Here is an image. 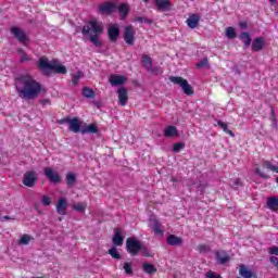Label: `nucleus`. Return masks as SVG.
<instances>
[{
  "label": "nucleus",
  "instance_id": "nucleus-26",
  "mask_svg": "<svg viewBox=\"0 0 278 278\" xmlns=\"http://www.w3.org/2000/svg\"><path fill=\"white\" fill-rule=\"evenodd\" d=\"M267 207L273 211L278 210V198L277 197H270L267 199Z\"/></svg>",
  "mask_w": 278,
  "mask_h": 278
},
{
  "label": "nucleus",
  "instance_id": "nucleus-33",
  "mask_svg": "<svg viewBox=\"0 0 278 278\" xmlns=\"http://www.w3.org/2000/svg\"><path fill=\"white\" fill-rule=\"evenodd\" d=\"M109 255H111L113 260H121V253L118 252V249H116V245L109 250Z\"/></svg>",
  "mask_w": 278,
  "mask_h": 278
},
{
  "label": "nucleus",
  "instance_id": "nucleus-43",
  "mask_svg": "<svg viewBox=\"0 0 278 278\" xmlns=\"http://www.w3.org/2000/svg\"><path fill=\"white\" fill-rule=\"evenodd\" d=\"M210 62L207 61V58L202 59L200 62L195 64L197 68H205V66H208Z\"/></svg>",
  "mask_w": 278,
  "mask_h": 278
},
{
  "label": "nucleus",
  "instance_id": "nucleus-14",
  "mask_svg": "<svg viewBox=\"0 0 278 278\" xmlns=\"http://www.w3.org/2000/svg\"><path fill=\"white\" fill-rule=\"evenodd\" d=\"M117 94H118L119 105H122L123 108L127 105V101H129V97L127 96V89L125 87H119L117 89Z\"/></svg>",
  "mask_w": 278,
  "mask_h": 278
},
{
  "label": "nucleus",
  "instance_id": "nucleus-16",
  "mask_svg": "<svg viewBox=\"0 0 278 278\" xmlns=\"http://www.w3.org/2000/svg\"><path fill=\"white\" fill-rule=\"evenodd\" d=\"M68 129L74 134H79V131H81V121L77 117L72 118L68 124Z\"/></svg>",
  "mask_w": 278,
  "mask_h": 278
},
{
  "label": "nucleus",
  "instance_id": "nucleus-52",
  "mask_svg": "<svg viewBox=\"0 0 278 278\" xmlns=\"http://www.w3.org/2000/svg\"><path fill=\"white\" fill-rule=\"evenodd\" d=\"M206 278H223V277H220V276H217L216 275V273H214V271H208L207 274H206Z\"/></svg>",
  "mask_w": 278,
  "mask_h": 278
},
{
  "label": "nucleus",
  "instance_id": "nucleus-62",
  "mask_svg": "<svg viewBox=\"0 0 278 278\" xmlns=\"http://www.w3.org/2000/svg\"><path fill=\"white\" fill-rule=\"evenodd\" d=\"M94 105H97V108H99V102H94Z\"/></svg>",
  "mask_w": 278,
  "mask_h": 278
},
{
  "label": "nucleus",
  "instance_id": "nucleus-44",
  "mask_svg": "<svg viewBox=\"0 0 278 278\" xmlns=\"http://www.w3.org/2000/svg\"><path fill=\"white\" fill-rule=\"evenodd\" d=\"M198 251H199V253H207V252H210V247L206 244H200L198 247Z\"/></svg>",
  "mask_w": 278,
  "mask_h": 278
},
{
  "label": "nucleus",
  "instance_id": "nucleus-57",
  "mask_svg": "<svg viewBox=\"0 0 278 278\" xmlns=\"http://www.w3.org/2000/svg\"><path fill=\"white\" fill-rule=\"evenodd\" d=\"M39 103L45 106L49 103V100L48 99L39 100Z\"/></svg>",
  "mask_w": 278,
  "mask_h": 278
},
{
  "label": "nucleus",
  "instance_id": "nucleus-64",
  "mask_svg": "<svg viewBox=\"0 0 278 278\" xmlns=\"http://www.w3.org/2000/svg\"><path fill=\"white\" fill-rule=\"evenodd\" d=\"M33 278H42V277H33Z\"/></svg>",
  "mask_w": 278,
  "mask_h": 278
},
{
  "label": "nucleus",
  "instance_id": "nucleus-39",
  "mask_svg": "<svg viewBox=\"0 0 278 278\" xmlns=\"http://www.w3.org/2000/svg\"><path fill=\"white\" fill-rule=\"evenodd\" d=\"M182 149H186V143L184 142H177L173 147V153H179Z\"/></svg>",
  "mask_w": 278,
  "mask_h": 278
},
{
  "label": "nucleus",
  "instance_id": "nucleus-1",
  "mask_svg": "<svg viewBox=\"0 0 278 278\" xmlns=\"http://www.w3.org/2000/svg\"><path fill=\"white\" fill-rule=\"evenodd\" d=\"M14 86L20 99H24L25 101H34L42 92V85L28 74H22L15 77Z\"/></svg>",
  "mask_w": 278,
  "mask_h": 278
},
{
  "label": "nucleus",
  "instance_id": "nucleus-49",
  "mask_svg": "<svg viewBox=\"0 0 278 278\" xmlns=\"http://www.w3.org/2000/svg\"><path fill=\"white\" fill-rule=\"evenodd\" d=\"M271 121H273L271 127L277 129V117L275 116V110L274 109H271Z\"/></svg>",
  "mask_w": 278,
  "mask_h": 278
},
{
  "label": "nucleus",
  "instance_id": "nucleus-30",
  "mask_svg": "<svg viewBox=\"0 0 278 278\" xmlns=\"http://www.w3.org/2000/svg\"><path fill=\"white\" fill-rule=\"evenodd\" d=\"M164 136L166 138H173V136H177V127L175 126H167L164 130Z\"/></svg>",
  "mask_w": 278,
  "mask_h": 278
},
{
  "label": "nucleus",
  "instance_id": "nucleus-19",
  "mask_svg": "<svg viewBox=\"0 0 278 278\" xmlns=\"http://www.w3.org/2000/svg\"><path fill=\"white\" fill-rule=\"evenodd\" d=\"M127 78H125V76L113 75L110 78V84L111 86H123Z\"/></svg>",
  "mask_w": 278,
  "mask_h": 278
},
{
  "label": "nucleus",
  "instance_id": "nucleus-53",
  "mask_svg": "<svg viewBox=\"0 0 278 278\" xmlns=\"http://www.w3.org/2000/svg\"><path fill=\"white\" fill-rule=\"evenodd\" d=\"M269 262H270V264H273L274 266H278V257H277V256H270V257H269Z\"/></svg>",
  "mask_w": 278,
  "mask_h": 278
},
{
  "label": "nucleus",
  "instance_id": "nucleus-31",
  "mask_svg": "<svg viewBox=\"0 0 278 278\" xmlns=\"http://www.w3.org/2000/svg\"><path fill=\"white\" fill-rule=\"evenodd\" d=\"M94 90H92L89 87H84L83 88V97H85L86 99H94Z\"/></svg>",
  "mask_w": 278,
  "mask_h": 278
},
{
  "label": "nucleus",
  "instance_id": "nucleus-60",
  "mask_svg": "<svg viewBox=\"0 0 278 278\" xmlns=\"http://www.w3.org/2000/svg\"><path fill=\"white\" fill-rule=\"evenodd\" d=\"M271 5H275L277 3V0H268Z\"/></svg>",
  "mask_w": 278,
  "mask_h": 278
},
{
  "label": "nucleus",
  "instance_id": "nucleus-56",
  "mask_svg": "<svg viewBox=\"0 0 278 278\" xmlns=\"http://www.w3.org/2000/svg\"><path fill=\"white\" fill-rule=\"evenodd\" d=\"M1 220H14V217H10L8 215H4L1 217Z\"/></svg>",
  "mask_w": 278,
  "mask_h": 278
},
{
  "label": "nucleus",
  "instance_id": "nucleus-17",
  "mask_svg": "<svg viewBox=\"0 0 278 278\" xmlns=\"http://www.w3.org/2000/svg\"><path fill=\"white\" fill-rule=\"evenodd\" d=\"M199 21H201V17L198 14H192L187 18V25L190 29H197Z\"/></svg>",
  "mask_w": 278,
  "mask_h": 278
},
{
  "label": "nucleus",
  "instance_id": "nucleus-3",
  "mask_svg": "<svg viewBox=\"0 0 278 278\" xmlns=\"http://www.w3.org/2000/svg\"><path fill=\"white\" fill-rule=\"evenodd\" d=\"M83 36H90L89 40L94 47H101L99 34H103V25L97 21H90L89 25H85L81 30ZM91 34V35H90Z\"/></svg>",
  "mask_w": 278,
  "mask_h": 278
},
{
  "label": "nucleus",
  "instance_id": "nucleus-42",
  "mask_svg": "<svg viewBox=\"0 0 278 278\" xmlns=\"http://www.w3.org/2000/svg\"><path fill=\"white\" fill-rule=\"evenodd\" d=\"M124 270L126 275H134V268L131 267V263H124Z\"/></svg>",
  "mask_w": 278,
  "mask_h": 278
},
{
  "label": "nucleus",
  "instance_id": "nucleus-55",
  "mask_svg": "<svg viewBox=\"0 0 278 278\" xmlns=\"http://www.w3.org/2000/svg\"><path fill=\"white\" fill-rule=\"evenodd\" d=\"M239 27H240L241 29H247V27H249V24H248L247 22H240V23H239Z\"/></svg>",
  "mask_w": 278,
  "mask_h": 278
},
{
  "label": "nucleus",
  "instance_id": "nucleus-9",
  "mask_svg": "<svg viewBox=\"0 0 278 278\" xmlns=\"http://www.w3.org/2000/svg\"><path fill=\"white\" fill-rule=\"evenodd\" d=\"M108 36L111 42H116L121 37V28L118 27V24H112L109 26Z\"/></svg>",
  "mask_w": 278,
  "mask_h": 278
},
{
  "label": "nucleus",
  "instance_id": "nucleus-40",
  "mask_svg": "<svg viewBox=\"0 0 278 278\" xmlns=\"http://www.w3.org/2000/svg\"><path fill=\"white\" fill-rule=\"evenodd\" d=\"M137 23H146L147 25H153V20L144 17V16H139L136 18Z\"/></svg>",
  "mask_w": 278,
  "mask_h": 278
},
{
  "label": "nucleus",
  "instance_id": "nucleus-32",
  "mask_svg": "<svg viewBox=\"0 0 278 278\" xmlns=\"http://www.w3.org/2000/svg\"><path fill=\"white\" fill-rule=\"evenodd\" d=\"M226 38H229V40H233V38H238V34H236V28L233 27H227L226 28Z\"/></svg>",
  "mask_w": 278,
  "mask_h": 278
},
{
  "label": "nucleus",
  "instance_id": "nucleus-23",
  "mask_svg": "<svg viewBox=\"0 0 278 278\" xmlns=\"http://www.w3.org/2000/svg\"><path fill=\"white\" fill-rule=\"evenodd\" d=\"M141 62L147 71H151V68H153V60L151 59V56L143 54L141 58Z\"/></svg>",
  "mask_w": 278,
  "mask_h": 278
},
{
  "label": "nucleus",
  "instance_id": "nucleus-34",
  "mask_svg": "<svg viewBox=\"0 0 278 278\" xmlns=\"http://www.w3.org/2000/svg\"><path fill=\"white\" fill-rule=\"evenodd\" d=\"M31 240H34V238H31V236L29 235H24L21 237V239L18 240V244L20 245H27L29 244V242H31Z\"/></svg>",
  "mask_w": 278,
  "mask_h": 278
},
{
  "label": "nucleus",
  "instance_id": "nucleus-11",
  "mask_svg": "<svg viewBox=\"0 0 278 278\" xmlns=\"http://www.w3.org/2000/svg\"><path fill=\"white\" fill-rule=\"evenodd\" d=\"M43 173L47 179H49V181H51L52 184H60V181H62L60 174L58 172H53L51 167H46L43 169Z\"/></svg>",
  "mask_w": 278,
  "mask_h": 278
},
{
  "label": "nucleus",
  "instance_id": "nucleus-61",
  "mask_svg": "<svg viewBox=\"0 0 278 278\" xmlns=\"http://www.w3.org/2000/svg\"><path fill=\"white\" fill-rule=\"evenodd\" d=\"M152 71H153V73H157V72H160V68L156 67V68H153Z\"/></svg>",
  "mask_w": 278,
  "mask_h": 278
},
{
  "label": "nucleus",
  "instance_id": "nucleus-45",
  "mask_svg": "<svg viewBox=\"0 0 278 278\" xmlns=\"http://www.w3.org/2000/svg\"><path fill=\"white\" fill-rule=\"evenodd\" d=\"M41 203L45 207H47L48 205H51V198L47 197V195H42L41 198Z\"/></svg>",
  "mask_w": 278,
  "mask_h": 278
},
{
  "label": "nucleus",
  "instance_id": "nucleus-38",
  "mask_svg": "<svg viewBox=\"0 0 278 278\" xmlns=\"http://www.w3.org/2000/svg\"><path fill=\"white\" fill-rule=\"evenodd\" d=\"M75 181H77V177L75 176V174L73 173H68L66 175V182H67V186H73L75 184Z\"/></svg>",
  "mask_w": 278,
  "mask_h": 278
},
{
  "label": "nucleus",
  "instance_id": "nucleus-47",
  "mask_svg": "<svg viewBox=\"0 0 278 278\" xmlns=\"http://www.w3.org/2000/svg\"><path fill=\"white\" fill-rule=\"evenodd\" d=\"M140 251L144 257H153V255L151 254V251L149 249L142 247V249Z\"/></svg>",
  "mask_w": 278,
  "mask_h": 278
},
{
  "label": "nucleus",
  "instance_id": "nucleus-20",
  "mask_svg": "<svg viewBox=\"0 0 278 278\" xmlns=\"http://www.w3.org/2000/svg\"><path fill=\"white\" fill-rule=\"evenodd\" d=\"M99 127H97V124H90L84 128L80 129V134L85 136L86 134H98Z\"/></svg>",
  "mask_w": 278,
  "mask_h": 278
},
{
  "label": "nucleus",
  "instance_id": "nucleus-15",
  "mask_svg": "<svg viewBox=\"0 0 278 278\" xmlns=\"http://www.w3.org/2000/svg\"><path fill=\"white\" fill-rule=\"evenodd\" d=\"M68 210V203L66 202V198H61L56 204V212L61 216H66V212Z\"/></svg>",
  "mask_w": 278,
  "mask_h": 278
},
{
  "label": "nucleus",
  "instance_id": "nucleus-54",
  "mask_svg": "<svg viewBox=\"0 0 278 278\" xmlns=\"http://www.w3.org/2000/svg\"><path fill=\"white\" fill-rule=\"evenodd\" d=\"M71 119H72V118H68V117L62 118V119L59 121V124H60V125H64V124L67 123V125H70Z\"/></svg>",
  "mask_w": 278,
  "mask_h": 278
},
{
  "label": "nucleus",
  "instance_id": "nucleus-51",
  "mask_svg": "<svg viewBox=\"0 0 278 278\" xmlns=\"http://www.w3.org/2000/svg\"><path fill=\"white\" fill-rule=\"evenodd\" d=\"M29 55H27V53L24 52V54H22V58H21V64H23V62H29Z\"/></svg>",
  "mask_w": 278,
  "mask_h": 278
},
{
  "label": "nucleus",
  "instance_id": "nucleus-25",
  "mask_svg": "<svg viewBox=\"0 0 278 278\" xmlns=\"http://www.w3.org/2000/svg\"><path fill=\"white\" fill-rule=\"evenodd\" d=\"M239 275L243 278H252L254 277L253 271L251 269L247 268V266L241 265L239 269Z\"/></svg>",
  "mask_w": 278,
  "mask_h": 278
},
{
  "label": "nucleus",
  "instance_id": "nucleus-24",
  "mask_svg": "<svg viewBox=\"0 0 278 278\" xmlns=\"http://www.w3.org/2000/svg\"><path fill=\"white\" fill-rule=\"evenodd\" d=\"M117 11L121 14L122 21H125V18H127V14H129V7L127 4H125V3H122L117 8Z\"/></svg>",
  "mask_w": 278,
  "mask_h": 278
},
{
  "label": "nucleus",
  "instance_id": "nucleus-18",
  "mask_svg": "<svg viewBox=\"0 0 278 278\" xmlns=\"http://www.w3.org/2000/svg\"><path fill=\"white\" fill-rule=\"evenodd\" d=\"M167 244H169V247H181V244H184V239L175 235H169L167 237Z\"/></svg>",
  "mask_w": 278,
  "mask_h": 278
},
{
  "label": "nucleus",
  "instance_id": "nucleus-4",
  "mask_svg": "<svg viewBox=\"0 0 278 278\" xmlns=\"http://www.w3.org/2000/svg\"><path fill=\"white\" fill-rule=\"evenodd\" d=\"M126 251L136 257L140 251H142V241L136 239V237H129L126 239Z\"/></svg>",
  "mask_w": 278,
  "mask_h": 278
},
{
  "label": "nucleus",
  "instance_id": "nucleus-8",
  "mask_svg": "<svg viewBox=\"0 0 278 278\" xmlns=\"http://www.w3.org/2000/svg\"><path fill=\"white\" fill-rule=\"evenodd\" d=\"M124 40L126 45L134 47V43L136 42V29H134V26L129 25L125 27Z\"/></svg>",
  "mask_w": 278,
  "mask_h": 278
},
{
  "label": "nucleus",
  "instance_id": "nucleus-13",
  "mask_svg": "<svg viewBox=\"0 0 278 278\" xmlns=\"http://www.w3.org/2000/svg\"><path fill=\"white\" fill-rule=\"evenodd\" d=\"M121 228H115L114 229V235L112 238V242L114 247H123V243L125 242V237L122 236Z\"/></svg>",
  "mask_w": 278,
  "mask_h": 278
},
{
  "label": "nucleus",
  "instance_id": "nucleus-28",
  "mask_svg": "<svg viewBox=\"0 0 278 278\" xmlns=\"http://www.w3.org/2000/svg\"><path fill=\"white\" fill-rule=\"evenodd\" d=\"M217 125H218V127H220V129H223V131H225V134H228V136H231V138H236V134H233V131L229 130L227 123H225L223 121H218Z\"/></svg>",
  "mask_w": 278,
  "mask_h": 278
},
{
  "label": "nucleus",
  "instance_id": "nucleus-37",
  "mask_svg": "<svg viewBox=\"0 0 278 278\" xmlns=\"http://www.w3.org/2000/svg\"><path fill=\"white\" fill-rule=\"evenodd\" d=\"M263 166H264V168H267L268 170H273V173H278V166L273 165L269 161H264Z\"/></svg>",
  "mask_w": 278,
  "mask_h": 278
},
{
  "label": "nucleus",
  "instance_id": "nucleus-21",
  "mask_svg": "<svg viewBox=\"0 0 278 278\" xmlns=\"http://www.w3.org/2000/svg\"><path fill=\"white\" fill-rule=\"evenodd\" d=\"M262 49H264V38H255L252 41V51H262Z\"/></svg>",
  "mask_w": 278,
  "mask_h": 278
},
{
  "label": "nucleus",
  "instance_id": "nucleus-58",
  "mask_svg": "<svg viewBox=\"0 0 278 278\" xmlns=\"http://www.w3.org/2000/svg\"><path fill=\"white\" fill-rule=\"evenodd\" d=\"M17 53H20V55H23L25 53V50H23V48H17Z\"/></svg>",
  "mask_w": 278,
  "mask_h": 278
},
{
  "label": "nucleus",
  "instance_id": "nucleus-41",
  "mask_svg": "<svg viewBox=\"0 0 278 278\" xmlns=\"http://www.w3.org/2000/svg\"><path fill=\"white\" fill-rule=\"evenodd\" d=\"M80 79H81V72H77L76 74L72 75V84H74V86H77Z\"/></svg>",
  "mask_w": 278,
  "mask_h": 278
},
{
  "label": "nucleus",
  "instance_id": "nucleus-35",
  "mask_svg": "<svg viewBox=\"0 0 278 278\" xmlns=\"http://www.w3.org/2000/svg\"><path fill=\"white\" fill-rule=\"evenodd\" d=\"M86 207H88V204L86 202H78L74 204L73 210L76 212H86Z\"/></svg>",
  "mask_w": 278,
  "mask_h": 278
},
{
  "label": "nucleus",
  "instance_id": "nucleus-46",
  "mask_svg": "<svg viewBox=\"0 0 278 278\" xmlns=\"http://www.w3.org/2000/svg\"><path fill=\"white\" fill-rule=\"evenodd\" d=\"M231 187L235 188L236 190H238V188L242 187V181L240 180V178L232 180Z\"/></svg>",
  "mask_w": 278,
  "mask_h": 278
},
{
  "label": "nucleus",
  "instance_id": "nucleus-7",
  "mask_svg": "<svg viewBox=\"0 0 278 278\" xmlns=\"http://www.w3.org/2000/svg\"><path fill=\"white\" fill-rule=\"evenodd\" d=\"M37 182H38V173H36L35 170H29L24 174L23 184L27 188H34Z\"/></svg>",
  "mask_w": 278,
  "mask_h": 278
},
{
  "label": "nucleus",
  "instance_id": "nucleus-6",
  "mask_svg": "<svg viewBox=\"0 0 278 278\" xmlns=\"http://www.w3.org/2000/svg\"><path fill=\"white\" fill-rule=\"evenodd\" d=\"M11 34L14 38H16L21 42V45H23L24 47H27V42H29V37L25 33V30L16 26H13L11 27Z\"/></svg>",
  "mask_w": 278,
  "mask_h": 278
},
{
  "label": "nucleus",
  "instance_id": "nucleus-22",
  "mask_svg": "<svg viewBox=\"0 0 278 278\" xmlns=\"http://www.w3.org/2000/svg\"><path fill=\"white\" fill-rule=\"evenodd\" d=\"M240 40L243 42V48L248 49L251 47V35L247 31H243L239 35Z\"/></svg>",
  "mask_w": 278,
  "mask_h": 278
},
{
  "label": "nucleus",
  "instance_id": "nucleus-50",
  "mask_svg": "<svg viewBox=\"0 0 278 278\" xmlns=\"http://www.w3.org/2000/svg\"><path fill=\"white\" fill-rule=\"evenodd\" d=\"M269 255H277L278 256V247L274 245L268 249Z\"/></svg>",
  "mask_w": 278,
  "mask_h": 278
},
{
  "label": "nucleus",
  "instance_id": "nucleus-5",
  "mask_svg": "<svg viewBox=\"0 0 278 278\" xmlns=\"http://www.w3.org/2000/svg\"><path fill=\"white\" fill-rule=\"evenodd\" d=\"M169 81L172 84H175L176 86H180L184 93L190 97L191 94H194V90H192V86L186 80L184 77L180 76H170Z\"/></svg>",
  "mask_w": 278,
  "mask_h": 278
},
{
  "label": "nucleus",
  "instance_id": "nucleus-63",
  "mask_svg": "<svg viewBox=\"0 0 278 278\" xmlns=\"http://www.w3.org/2000/svg\"><path fill=\"white\" fill-rule=\"evenodd\" d=\"M276 184H278V177L276 178Z\"/></svg>",
  "mask_w": 278,
  "mask_h": 278
},
{
  "label": "nucleus",
  "instance_id": "nucleus-48",
  "mask_svg": "<svg viewBox=\"0 0 278 278\" xmlns=\"http://www.w3.org/2000/svg\"><path fill=\"white\" fill-rule=\"evenodd\" d=\"M255 173H256V175H258V177H261L262 179H268V176H267L266 174H264V173L262 172V169H260V167H256V168H255Z\"/></svg>",
  "mask_w": 278,
  "mask_h": 278
},
{
  "label": "nucleus",
  "instance_id": "nucleus-12",
  "mask_svg": "<svg viewBox=\"0 0 278 278\" xmlns=\"http://www.w3.org/2000/svg\"><path fill=\"white\" fill-rule=\"evenodd\" d=\"M155 7L159 12H168L173 3L169 0H155Z\"/></svg>",
  "mask_w": 278,
  "mask_h": 278
},
{
  "label": "nucleus",
  "instance_id": "nucleus-27",
  "mask_svg": "<svg viewBox=\"0 0 278 278\" xmlns=\"http://www.w3.org/2000/svg\"><path fill=\"white\" fill-rule=\"evenodd\" d=\"M142 270L147 273V275H154V273H157V268L153 266V264L150 263H143Z\"/></svg>",
  "mask_w": 278,
  "mask_h": 278
},
{
  "label": "nucleus",
  "instance_id": "nucleus-29",
  "mask_svg": "<svg viewBox=\"0 0 278 278\" xmlns=\"http://www.w3.org/2000/svg\"><path fill=\"white\" fill-rule=\"evenodd\" d=\"M216 260H217L218 264L223 265V264H227V262H229V256L225 252H217Z\"/></svg>",
  "mask_w": 278,
  "mask_h": 278
},
{
  "label": "nucleus",
  "instance_id": "nucleus-2",
  "mask_svg": "<svg viewBox=\"0 0 278 278\" xmlns=\"http://www.w3.org/2000/svg\"><path fill=\"white\" fill-rule=\"evenodd\" d=\"M38 68L42 71L46 77H49L51 75V71L53 73H56L58 75H66L67 73L66 66L60 64L58 60H52V62L49 63V59L47 58L39 59Z\"/></svg>",
  "mask_w": 278,
  "mask_h": 278
},
{
  "label": "nucleus",
  "instance_id": "nucleus-59",
  "mask_svg": "<svg viewBox=\"0 0 278 278\" xmlns=\"http://www.w3.org/2000/svg\"><path fill=\"white\" fill-rule=\"evenodd\" d=\"M170 181L177 182V181H179V179H177V177L172 176Z\"/></svg>",
  "mask_w": 278,
  "mask_h": 278
},
{
  "label": "nucleus",
  "instance_id": "nucleus-10",
  "mask_svg": "<svg viewBox=\"0 0 278 278\" xmlns=\"http://www.w3.org/2000/svg\"><path fill=\"white\" fill-rule=\"evenodd\" d=\"M116 10H118V7L114 2H104L99 7L100 14H114Z\"/></svg>",
  "mask_w": 278,
  "mask_h": 278
},
{
  "label": "nucleus",
  "instance_id": "nucleus-36",
  "mask_svg": "<svg viewBox=\"0 0 278 278\" xmlns=\"http://www.w3.org/2000/svg\"><path fill=\"white\" fill-rule=\"evenodd\" d=\"M152 231H154V233L162 236V229L160 228V223L154 220L151 225H150Z\"/></svg>",
  "mask_w": 278,
  "mask_h": 278
}]
</instances>
